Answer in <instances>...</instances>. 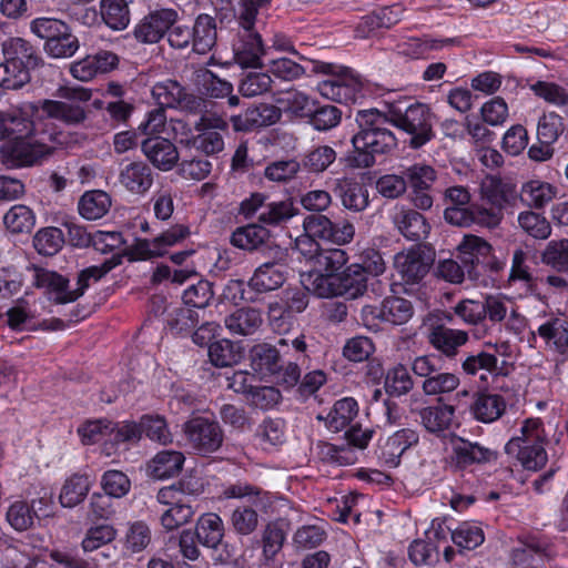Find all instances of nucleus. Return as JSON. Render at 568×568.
<instances>
[{
    "mask_svg": "<svg viewBox=\"0 0 568 568\" xmlns=\"http://www.w3.org/2000/svg\"><path fill=\"white\" fill-rule=\"evenodd\" d=\"M538 334L549 347L560 354L568 353V322L564 318H555L538 327Z\"/></svg>",
    "mask_w": 568,
    "mask_h": 568,
    "instance_id": "c03bdc74",
    "label": "nucleus"
},
{
    "mask_svg": "<svg viewBox=\"0 0 568 568\" xmlns=\"http://www.w3.org/2000/svg\"><path fill=\"white\" fill-rule=\"evenodd\" d=\"M6 520L12 529L19 532L32 528L36 521L29 504L24 500H16L8 507Z\"/></svg>",
    "mask_w": 568,
    "mask_h": 568,
    "instance_id": "bf43d9fd",
    "label": "nucleus"
},
{
    "mask_svg": "<svg viewBox=\"0 0 568 568\" xmlns=\"http://www.w3.org/2000/svg\"><path fill=\"white\" fill-rule=\"evenodd\" d=\"M101 16L110 28L125 29L130 22L128 0H101Z\"/></svg>",
    "mask_w": 568,
    "mask_h": 568,
    "instance_id": "09e8293b",
    "label": "nucleus"
},
{
    "mask_svg": "<svg viewBox=\"0 0 568 568\" xmlns=\"http://www.w3.org/2000/svg\"><path fill=\"white\" fill-rule=\"evenodd\" d=\"M116 537V529L109 524H100L90 527L81 541L84 552L95 551L110 542Z\"/></svg>",
    "mask_w": 568,
    "mask_h": 568,
    "instance_id": "864d4df0",
    "label": "nucleus"
},
{
    "mask_svg": "<svg viewBox=\"0 0 568 568\" xmlns=\"http://www.w3.org/2000/svg\"><path fill=\"white\" fill-rule=\"evenodd\" d=\"M114 265L115 264L111 261H105L101 265H93L83 270L78 276L75 288H71L69 286V281L62 275L42 267L32 268V281L38 288L44 291L50 300L60 304H65L71 303L83 295L91 282L99 281L110 272Z\"/></svg>",
    "mask_w": 568,
    "mask_h": 568,
    "instance_id": "39448f33",
    "label": "nucleus"
},
{
    "mask_svg": "<svg viewBox=\"0 0 568 568\" xmlns=\"http://www.w3.org/2000/svg\"><path fill=\"white\" fill-rule=\"evenodd\" d=\"M278 102L285 112L296 118H311L315 112L316 101L297 90L287 91Z\"/></svg>",
    "mask_w": 568,
    "mask_h": 568,
    "instance_id": "de8ad7c7",
    "label": "nucleus"
},
{
    "mask_svg": "<svg viewBox=\"0 0 568 568\" xmlns=\"http://www.w3.org/2000/svg\"><path fill=\"white\" fill-rule=\"evenodd\" d=\"M142 434L161 445L171 444L173 440L168 423L160 415H143L141 418Z\"/></svg>",
    "mask_w": 568,
    "mask_h": 568,
    "instance_id": "6e6d98bb",
    "label": "nucleus"
},
{
    "mask_svg": "<svg viewBox=\"0 0 568 568\" xmlns=\"http://www.w3.org/2000/svg\"><path fill=\"white\" fill-rule=\"evenodd\" d=\"M414 314L412 303L403 297L388 296L376 307L372 305L364 306L362 310L363 320L368 325L369 320L379 318L383 322L402 325L407 323Z\"/></svg>",
    "mask_w": 568,
    "mask_h": 568,
    "instance_id": "ddd939ff",
    "label": "nucleus"
},
{
    "mask_svg": "<svg viewBox=\"0 0 568 568\" xmlns=\"http://www.w3.org/2000/svg\"><path fill=\"white\" fill-rule=\"evenodd\" d=\"M541 260L557 271H568V240L550 241L541 254Z\"/></svg>",
    "mask_w": 568,
    "mask_h": 568,
    "instance_id": "680f3d73",
    "label": "nucleus"
},
{
    "mask_svg": "<svg viewBox=\"0 0 568 568\" xmlns=\"http://www.w3.org/2000/svg\"><path fill=\"white\" fill-rule=\"evenodd\" d=\"M179 14L173 9H160L146 16L136 27L135 37L146 43L158 42L178 22Z\"/></svg>",
    "mask_w": 568,
    "mask_h": 568,
    "instance_id": "f3484780",
    "label": "nucleus"
},
{
    "mask_svg": "<svg viewBox=\"0 0 568 568\" xmlns=\"http://www.w3.org/2000/svg\"><path fill=\"white\" fill-rule=\"evenodd\" d=\"M268 237V231L261 225L250 224L239 227L233 232L231 242L243 250H254L262 245Z\"/></svg>",
    "mask_w": 568,
    "mask_h": 568,
    "instance_id": "3c124183",
    "label": "nucleus"
},
{
    "mask_svg": "<svg viewBox=\"0 0 568 568\" xmlns=\"http://www.w3.org/2000/svg\"><path fill=\"white\" fill-rule=\"evenodd\" d=\"M564 119L555 112H549L539 119L537 128L538 139L544 144H552L564 132Z\"/></svg>",
    "mask_w": 568,
    "mask_h": 568,
    "instance_id": "0e129e2a",
    "label": "nucleus"
},
{
    "mask_svg": "<svg viewBox=\"0 0 568 568\" xmlns=\"http://www.w3.org/2000/svg\"><path fill=\"white\" fill-rule=\"evenodd\" d=\"M546 442V433L539 418H527L519 428V434L510 438L506 444V452L515 454L524 445H534Z\"/></svg>",
    "mask_w": 568,
    "mask_h": 568,
    "instance_id": "c9c22d12",
    "label": "nucleus"
},
{
    "mask_svg": "<svg viewBox=\"0 0 568 568\" xmlns=\"http://www.w3.org/2000/svg\"><path fill=\"white\" fill-rule=\"evenodd\" d=\"M223 496H224V498H227V499L244 498V497L254 498L253 503L256 507H258V506L266 507V505L270 507H273L274 503L282 504L285 501L283 498L274 499L268 493H262V491L257 490L256 488H254L253 486H250V485L243 484V483H237V484L226 487L223 490Z\"/></svg>",
    "mask_w": 568,
    "mask_h": 568,
    "instance_id": "603ef678",
    "label": "nucleus"
},
{
    "mask_svg": "<svg viewBox=\"0 0 568 568\" xmlns=\"http://www.w3.org/2000/svg\"><path fill=\"white\" fill-rule=\"evenodd\" d=\"M393 223L407 240L419 241L429 233L426 219L412 209L396 207L392 215Z\"/></svg>",
    "mask_w": 568,
    "mask_h": 568,
    "instance_id": "cd10ccee",
    "label": "nucleus"
},
{
    "mask_svg": "<svg viewBox=\"0 0 568 568\" xmlns=\"http://www.w3.org/2000/svg\"><path fill=\"white\" fill-rule=\"evenodd\" d=\"M142 151L149 161L161 171H170L179 161L176 146L165 138H148L142 142Z\"/></svg>",
    "mask_w": 568,
    "mask_h": 568,
    "instance_id": "5701e85b",
    "label": "nucleus"
},
{
    "mask_svg": "<svg viewBox=\"0 0 568 568\" xmlns=\"http://www.w3.org/2000/svg\"><path fill=\"white\" fill-rule=\"evenodd\" d=\"M434 257L425 248L413 246L394 256V270L407 283H418L429 271Z\"/></svg>",
    "mask_w": 568,
    "mask_h": 568,
    "instance_id": "f8f14e48",
    "label": "nucleus"
},
{
    "mask_svg": "<svg viewBox=\"0 0 568 568\" xmlns=\"http://www.w3.org/2000/svg\"><path fill=\"white\" fill-rule=\"evenodd\" d=\"M4 61L0 63V88L18 90L30 81V68L37 64L32 45L21 38L3 43Z\"/></svg>",
    "mask_w": 568,
    "mask_h": 568,
    "instance_id": "0eeeda50",
    "label": "nucleus"
},
{
    "mask_svg": "<svg viewBox=\"0 0 568 568\" xmlns=\"http://www.w3.org/2000/svg\"><path fill=\"white\" fill-rule=\"evenodd\" d=\"M419 440L418 433L414 429L404 428L389 436L383 447L382 455L385 463L397 466L402 455Z\"/></svg>",
    "mask_w": 568,
    "mask_h": 568,
    "instance_id": "473e14b6",
    "label": "nucleus"
},
{
    "mask_svg": "<svg viewBox=\"0 0 568 568\" xmlns=\"http://www.w3.org/2000/svg\"><path fill=\"white\" fill-rule=\"evenodd\" d=\"M337 186L342 203L346 209L359 212L367 207L369 194L365 185L354 179L343 178L338 180Z\"/></svg>",
    "mask_w": 568,
    "mask_h": 568,
    "instance_id": "f704fd0d",
    "label": "nucleus"
},
{
    "mask_svg": "<svg viewBox=\"0 0 568 568\" xmlns=\"http://www.w3.org/2000/svg\"><path fill=\"white\" fill-rule=\"evenodd\" d=\"M359 131L353 136L356 166L369 168L375 154H383L396 146V138L387 126L386 118L377 110H361L356 115Z\"/></svg>",
    "mask_w": 568,
    "mask_h": 568,
    "instance_id": "7ed1b4c3",
    "label": "nucleus"
},
{
    "mask_svg": "<svg viewBox=\"0 0 568 568\" xmlns=\"http://www.w3.org/2000/svg\"><path fill=\"white\" fill-rule=\"evenodd\" d=\"M118 181L125 191L135 195H142L153 184V172L143 161L130 162L121 168Z\"/></svg>",
    "mask_w": 568,
    "mask_h": 568,
    "instance_id": "aec40b11",
    "label": "nucleus"
},
{
    "mask_svg": "<svg viewBox=\"0 0 568 568\" xmlns=\"http://www.w3.org/2000/svg\"><path fill=\"white\" fill-rule=\"evenodd\" d=\"M452 540L462 549H475L485 540L481 527L476 523H463L453 532Z\"/></svg>",
    "mask_w": 568,
    "mask_h": 568,
    "instance_id": "4d7b16f0",
    "label": "nucleus"
},
{
    "mask_svg": "<svg viewBox=\"0 0 568 568\" xmlns=\"http://www.w3.org/2000/svg\"><path fill=\"white\" fill-rule=\"evenodd\" d=\"M281 112L274 105L261 104L246 110L242 115L232 116L236 131H248L254 128L272 125L280 120Z\"/></svg>",
    "mask_w": 568,
    "mask_h": 568,
    "instance_id": "7c9ffc66",
    "label": "nucleus"
},
{
    "mask_svg": "<svg viewBox=\"0 0 568 568\" xmlns=\"http://www.w3.org/2000/svg\"><path fill=\"white\" fill-rule=\"evenodd\" d=\"M111 207L110 195L100 190L88 191L79 200L78 210L80 215L89 221L103 217Z\"/></svg>",
    "mask_w": 568,
    "mask_h": 568,
    "instance_id": "4c0bfd02",
    "label": "nucleus"
},
{
    "mask_svg": "<svg viewBox=\"0 0 568 568\" xmlns=\"http://www.w3.org/2000/svg\"><path fill=\"white\" fill-rule=\"evenodd\" d=\"M479 195L481 203L489 206H477L479 225L493 229L500 223L503 210L515 200L516 190L513 184L488 175L481 180Z\"/></svg>",
    "mask_w": 568,
    "mask_h": 568,
    "instance_id": "6e6552de",
    "label": "nucleus"
},
{
    "mask_svg": "<svg viewBox=\"0 0 568 568\" xmlns=\"http://www.w3.org/2000/svg\"><path fill=\"white\" fill-rule=\"evenodd\" d=\"M433 114L428 105L414 103L405 109L392 111L393 123L410 135V145L418 149L433 138Z\"/></svg>",
    "mask_w": 568,
    "mask_h": 568,
    "instance_id": "9d476101",
    "label": "nucleus"
},
{
    "mask_svg": "<svg viewBox=\"0 0 568 568\" xmlns=\"http://www.w3.org/2000/svg\"><path fill=\"white\" fill-rule=\"evenodd\" d=\"M227 123L224 119L214 115H204L195 125L196 134L192 140L193 146L206 154H215L224 149V141L221 131L226 130Z\"/></svg>",
    "mask_w": 568,
    "mask_h": 568,
    "instance_id": "4468645a",
    "label": "nucleus"
},
{
    "mask_svg": "<svg viewBox=\"0 0 568 568\" xmlns=\"http://www.w3.org/2000/svg\"><path fill=\"white\" fill-rule=\"evenodd\" d=\"M366 276L359 263L344 266L341 273V282L338 283V296L347 298H356L366 291Z\"/></svg>",
    "mask_w": 568,
    "mask_h": 568,
    "instance_id": "ea45409f",
    "label": "nucleus"
},
{
    "mask_svg": "<svg viewBox=\"0 0 568 568\" xmlns=\"http://www.w3.org/2000/svg\"><path fill=\"white\" fill-rule=\"evenodd\" d=\"M285 280V266L280 263L267 262L255 268L247 286L255 295L263 294L277 290L284 284Z\"/></svg>",
    "mask_w": 568,
    "mask_h": 568,
    "instance_id": "393cba45",
    "label": "nucleus"
},
{
    "mask_svg": "<svg viewBox=\"0 0 568 568\" xmlns=\"http://www.w3.org/2000/svg\"><path fill=\"white\" fill-rule=\"evenodd\" d=\"M307 67L300 65L287 58L275 59L270 64V71L278 79L293 81L301 78L306 70L316 74H323L326 79L317 84L318 93L328 100L338 103H349L356 100L362 90V80L358 74L347 67L310 60Z\"/></svg>",
    "mask_w": 568,
    "mask_h": 568,
    "instance_id": "f03ea898",
    "label": "nucleus"
},
{
    "mask_svg": "<svg viewBox=\"0 0 568 568\" xmlns=\"http://www.w3.org/2000/svg\"><path fill=\"white\" fill-rule=\"evenodd\" d=\"M336 160V152L328 145H317L304 158V166L314 173L324 172Z\"/></svg>",
    "mask_w": 568,
    "mask_h": 568,
    "instance_id": "774afa93",
    "label": "nucleus"
},
{
    "mask_svg": "<svg viewBox=\"0 0 568 568\" xmlns=\"http://www.w3.org/2000/svg\"><path fill=\"white\" fill-rule=\"evenodd\" d=\"M558 187L540 179H530L520 187V201L530 209H544L558 195Z\"/></svg>",
    "mask_w": 568,
    "mask_h": 568,
    "instance_id": "c756f323",
    "label": "nucleus"
},
{
    "mask_svg": "<svg viewBox=\"0 0 568 568\" xmlns=\"http://www.w3.org/2000/svg\"><path fill=\"white\" fill-rule=\"evenodd\" d=\"M286 539V532L278 523H268L262 532V552L258 557V568H281V552Z\"/></svg>",
    "mask_w": 568,
    "mask_h": 568,
    "instance_id": "a211bd4d",
    "label": "nucleus"
},
{
    "mask_svg": "<svg viewBox=\"0 0 568 568\" xmlns=\"http://www.w3.org/2000/svg\"><path fill=\"white\" fill-rule=\"evenodd\" d=\"M224 523L215 513L200 516L195 527L197 540L207 548L216 549L224 537Z\"/></svg>",
    "mask_w": 568,
    "mask_h": 568,
    "instance_id": "72a5a7b5",
    "label": "nucleus"
},
{
    "mask_svg": "<svg viewBox=\"0 0 568 568\" xmlns=\"http://www.w3.org/2000/svg\"><path fill=\"white\" fill-rule=\"evenodd\" d=\"M187 443L200 454H210L217 450L223 443V433L220 425L207 417L194 416L183 427Z\"/></svg>",
    "mask_w": 568,
    "mask_h": 568,
    "instance_id": "9b49d317",
    "label": "nucleus"
},
{
    "mask_svg": "<svg viewBox=\"0 0 568 568\" xmlns=\"http://www.w3.org/2000/svg\"><path fill=\"white\" fill-rule=\"evenodd\" d=\"M463 369L468 375H475L480 369L487 371L490 374H506L504 367L499 366V361L496 355L486 348L477 355L466 357L463 363Z\"/></svg>",
    "mask_w": 568,
    "mask_h": 568,
    "instance_id": "5fc2aeb1",
    "label": "nucleus"
},
{
    "mask_svg": "<svg viewBox=\"0 0 568 568\" xmlns=\"http://www.w3.org/2000/svg\"><path fill=\"white\" fill-rule=\"evenodd\" d=\"M3 223L12 233H28L36 224V215L29 206L16 204L4 214Z\"/></svg>",
    "mask_w": 568,
    "mask_h": 568,
    "instance_id": "8fccbe9b",
    "label": "nucleus"
},
{
    "mask_svg": "<svg viewBox=\"0 0 568 568\" xmlns=\"http://www.w3.org/2000/svg\"><path fill=\"white\" fill-rule=\"evenodd\" d=\"M191 32L193 50L196 53L205 54L215 45L216 24L213 17L200 14Z\"/></svg>",
    "mask_w": 568,
    "mask_h": 568,
    "instance_id": "e433bc0d",
    "label": "nucleus"
},
{
    "mask_svg": "<svg viewBox=\"0 0 568 568\" xmlns=\"http://www.w3.org/2000/svg\"><path fill=\"white\" fill-rule=\"evenodd\" d=\"M263 323L262 313L253 307H241L229 314L224 324L233 335L248 336L258 331Z\"/></svg>",
    "mask_w": 568,
    "mask_h": 568,
    "instance_id": "2f4dec72",
    "label": "nucleus"
},
{
    "mask_svg": "<svg viewBox=\"0 0 568 568\" xmlns=\"http://www.w3.org/2000/svg\"><path fill=\"white\" fill-rule=\"evenodd\" d=\"M68 24L54 18L41 17L36 18L30 23L31 31L39 38L45 40V52H58L54 40L59 36L65 34Z\"/></svg>",
    "mask_w": 568,
    "mask_h": 568,
    "instance_id": "79ce46f5",
    "label": "nucleus"
},
{
    "mask_svg": "<svg viewBox=\"0 0 568 568\" xmlns=\"http://www.w3.org/2000/svg\"><path fill=\"white\" fill-rule=\"evenodd\" d=\"M358 404L353 397H344L334 403L326 413H320L317 419L332 433L344 430L358 414Z\"/></svg>",
    "mask_w": 568,
    "mask_h": 568,
    "instance_id": "a878e982",
    "label": "nucleus"
},
{
    "mask_svg": "<svg viewBox=\"0 0 568 568\" xmlns=\"http://www.w3.org/2000/svg\"><path fill=\"white\" fill-rule=\"evenodd\" d=\"M519 226L535 239L545 240L551 234L547 219L534 211H524L518 215Z\"/></svg>",
    "mask_w": 568,
    "mask_h": 568,
    "instance_id": "052dcab7",
    "label": "nucleus"
},
{
    "mask_svg": "<svg viewBox=\"0 0 568 568\" xmlns=\"http://www.w3.org/2000/svg\"><path fill=\"white\" fill-rule=\"evenodd\" d=\"M185 457L178 450H161L146 464V474L154 479H168L178 476L184 465Z\"/></svg>",
    "mask_w": 568,
    "mask_h": 568,
    "instance_id": "c85d7f7f",
    "label": "nucleus"
},
{
    "mask_svg": "<svg viewBox=\"0 0 568 568\" xmlns=\"http://www.w3.org/2000/svg\"><path fill=\"white\" fill-rule=\"evenodd\" d=\"M420 424L430 434L445 436L446 433L455 435L460 422L456 416V409L449 404L427 406L419 412Z\"/></svg>",
    "mask_w": 568,
    "mask_h": 568,
    "instance_id": "dca6fc26",
    "label": "nucleus"
},
{
    "mask_svg": "<svg viewBox=\"0 0 568 568\" xmlns=\"http://www.w3.org/2000/svg\"><path fill=\"white\" fill-rule=\"evenodd\" d=\"M507 408L505 397L497 393L480 392L475 394L469 410L474 419L490 424L499 419Z\"/></svg>",
    "mask_w": 568,
    "mask_h": 568,
    "instance_id": "b1692460",
    "label": "nucleus"
},
{
    "mask_svg": "<svg viewBox=\"0 0 568 568\" xmlns=\"http://www.w3.org/2000/svg\"><path fill=\"white\" fill-rule=\"evenodd\" d=\"M347 262L348 255L344 250H327L316 261L315 267L301 272L300 281L302 286L308 293L321 298L338 296L342 268Z\"/></svg>",
    "mask_w": 568,
    "mask_h": 568,
    "instance_id": "423d86ee",
    "label": "nucleus"
},
{
    "mask_svg": "<svg viewBox=\"0 0 568 568\" xmlns=\"http://www.w3.org/2000/svg\"><path fill=\"white\" fill-rule=\"evenodd\" d=\"M91 488V480L85 475H72L60 491L59 500L62 507L73 508L84 500Z\"/></svg>",
    "mask_w": 568,
    "mask_h": 568,
    "instance_id": "37998d69",
    "label": "nucleus"
},
{
    "mask_svg": "<svg viewBox=\"0 0 568 568\" xmlns=\"http://www.w3.org/2000/svg\"><path fill=\"white\" fill-rule=\"evenodd\" d=\"M468 341L466 332L444 326L433 328L429 334L430 344L447 356L455 355L457 349Z\"/></svg>",
    "mask_w": 568,
    "mask_h": 568,
    "instance_id": "58836bf2",
    "label": "nucleus"
},
{
    "mask_svg": "<svg viewBox=\"0 0 568 568\" xmlns=\"http://www.w3.org/2000/svg\"><path fill=\"white\" fill-rule=\"evenodd\" d=\"M458 258L466 268L467 275L478 281L481 272H499L506 262L494 254L493 246L485 239L466 234L457 245Z\"/></svg>",
    "mask_w": 568,
    "mask_h": 568,
    "instance_id": "1a4fd4ad",
    "label": "nucleus"
},
{
    "mask_svg": "<svg viewBox=\"0 0 568 568\" xmlns=\"http://www.w3.org/2000/svg\"><path fill=\"white\" fill-rule=\"evenodd\" d=\"M59 97L65 101L43 100L39 103H26L18 109L0 111V140L9 139L1 146L4 160L14 166L32 165L50 154L54 146L50 142L62 144L60 136L48 129L49 119L67 124H79L85 119L81 105L91 99V91L82 87H63Z\"/></svg>",
    "mask_w": 568,
    "mask_h": 568,
    "instance_id": "f257e3e1",
    "label": "nucleus"
},
{
    "mask_svg": "<svg viewBox=\"0 0 568 568\" xmlns=\"http://www.w3.org/2000/svg\"><path fill=\"white\" fill-rule=\"evenodd\" d=\"M250 364L254 375L261 379L275 376L282 367L278 351L267 343L256 344L250 349Z\"/></svg>",
    "mask_w": 568,
    "mask_h": 568,
    "instance_id": "bb28decb",
    "label": "nucleus"
},
{
    "mask_svg": "<svg viewBox=\"0 0 568 568\" xmlns=\"http://www.w3.org/2000/svg\"><path fill=\"white\" fill-rule=\"evenodd\" d=\"M101 487L108 496L121 498L130 491L131 481L123 471L111 469L102 475Z\"/></svg>",
    "mask_w": 568,
    "mask_h": 568,
    "instance_id": "69168bd1",
    "label": "nucleus"
},
{
    "mask_svg": "<svg viewBox=\"0 0 568 568\" xmlns=\"http://www.w3.org/2000/svg\"><path fill=\"white\" fill-rule=\"evenodd\" d=\"M244 356V348L240 343L223 338L210 344L209 357L216 367H227L237 364Z\"/></svg>",
    "mask_w": 568,
    "mask_h": 568,
    "instance_id": "a19ab883",
    "label": "nucleus"
},
{
    "mask_svg": "<svg viewBox=\"0 0 568 568\" xmlns=\"http://www.w3.org/2000/svg\"><path fill=\"white\" fill-rule=\"evenodd\" d=\"M152 97L161 108L186 105L184 89L174 80H166L154 84L152 88Z\"/></svg>",
    "mask_w": 568,
    "mask_h": 568,
    "instance_id": "49530a36",
    "label": "nucleus"
},
{
    "mask_svg": "<svg viewBox=\"0 0 568 568\" xmlns=\"http://www.w3.org/2000/svg\"><path fill=\"white\" fill-rule=\"evenodd\" d=\"M243 28V34L234 43V59L242 68H257L261 65V58L265 53L261 37L252 31L253 26Z\"/></svg>",
    "mask_w": 568,
    "mask_h": 568,
    "instance_id": "4be33fe9",
    "label": "nucleus"
},
{
    "mask_svg": "<svg viewBox=\"0 0 568 568\" xmlns=\"http://www.w3.org/2000/svg\"><path fill=\"white\" fill-rule=\"evenodd\" d=\"M118 64V57L109 51H101L95 54L73 62L70 65V72L73 78L80 81H90L100 73H105L114 69Z\"/></svg>",
    "mask_w": 568,
    "mask_h": 568,
    "instance_id": "412c9836",
    "label": "nucleus"
},
{
    "mask_svg": "<svg viewBox=\"0 0 568 568\" xmlns=\"http://www.w3.org/2000/svg\"><path fill=\"white\" fill-rule=\"evenodd\" d=\"M78 433L83 444L91 445L100 442L104 443L103 453L110 456L112 453L108 443L112 436V423L106 419L88 420L79 427Z\"/></svg>",
    "mask_w": 568,
    "mask_h": 568,
    "instance_id": "a18cd8bd",
    "label": "nucleus"
},
{
    "mask_svg": "<svg viewBox=\"0 0 568 568\" xmlns=\"http://www.w3.org/2000/svg\"><path fill=\"white\" fill-rule=\"evenodd\" d=\"M404 174L413 191H426L436 180L435 170L424 163L410 165L404 171Z\"/></svg>",
    "mask_w": 568,
    "mask_h": 568,
    "instance_id": "338daca9",
    "label": "nucleus"
},
{
    "mask_svg": "<svg viewBox=\"0 0 568 568\" xmlns=\"http://www.w3.org/2000/svg\"><path fill=\"white\" fill-rule=\"evenodd\" d=\"M452 460L459 468L475 464H488L497 459V453L479 443L469 442L457 435L449 436Z\"/></svg>",
    "mask_w": 568,
    "mask_h": 568,
    "instance_id": "2eb2a0df",
    "label": "nucleus"
},
{
    "mask_svg": "<svg viewBox=\"0 0 568 568\" xmlns=\"http://www.w3.org/2000/svg\"><path fill=\"white\" fill-rule=\"evenodd\" d=\"M189 234L190 231L186 226L178 224L168 229L152 241H139L135 245V252L139 257L143 260L161 256L165 254L170 247L184 241Z\"/></svg>",
    "mask_w": 568,
    "mask_h": 568,
    "instance_id": "6ab92c4d",
    "label": "nucleus"
},
{
    "mask_svg": "<svg viewBox=\"0 0 568 568\" xmlns=\"http://www.w3.org/2000/svg\"><path fill=\"white\" fill-rule=\"evenodd\" d=\"M114 265L115 264L111 261H105L101 265H93L83 270L78 276L75 288H71L69 286V281L62 275L42 267L32 268V281L38 288L44 291L50 300L60 304H65L71 303L83 295L91 282L99 281L110 272Z\"/></svg>",
    "mask_w": 568,
    "mask_h": 568,
    "instance_id": "20e7f679",
    "label": "nucleus"
},
{
    "mask_svg": "<svg viewBox=\"0 0 568 568\" xmlns=\"http://www.w3.org/2000/svg\"><path fill=\"white\" fill-rule=\"evenodd\" d=\"M64 243V236L58 227H44L37 232L33 239L34 248L42 255H54Z\"/></svg>",
    "mask_w": 568,
    "mask_h": 568,
    "instance_id": "13d9d810",
    "label": "nucleus"
},
{
    "mask_svg": "<svg viewBox=\"0 0 568 568\" xmlns=\"http://www.w3.org/2000/svg\"><path fill=\"white\" fill-rule=\"evenodd\" d=\"M231 525L236 534L248 536L258 526V515L252 507L239 506L232 511Z\"/></svg>",
    "mask_w": 568,
    "mask_h": 568,
    "instance_id": "e2e57ef3",
    "label": "nucleus"
}]
</instances>
